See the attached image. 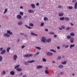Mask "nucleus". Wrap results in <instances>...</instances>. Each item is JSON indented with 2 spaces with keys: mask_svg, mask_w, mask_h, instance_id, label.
<instances>
[{
  "mask_svg": "<svg viewBox=\"0 0 77 77\" xmlns=\"http://www.w3.org/2000/svg\"><path fill=\"white\" fill-rule=\"evenodd\" d=\"M61 27L63 29H65V27L64 26H62Z\"/></svg>",
  "mask_w": 77,
  "mask_h": 77,
  "instance_id": "49530a36",
  "label": "nucleus"
},
{
  "mask_svg": "<svg viewBox=\"0 0 77 77\" xmlns=\"http://www.w3.org/2000/svg\"><path fill=\"white\" fill-rule=\"evenodd\" d=\"M17 71L19 72H21L22 71V69L20 68H18L16 69Z\"/></svg>",
  "mask_w": 77,
  "mask_h": 77,
  "instance_id": "2eb2a0df",
  "label": "nucleus"
},
{
  "mask_svg": "<svg viewBox=\"0 0 77 77\" xmlns=\"http://www.w3.org/2000/svg\"><path fill=\"white\" fill-rule=\"evenodd\" d=\"M70 35L71 36H74V35H75V34L73 32H71L70 34Z\"/></svg>",
  "mask_w": 77,
  "mask_h": 77,
  "instance_id": "6ab92c4d",
  "label": "nucleus"
},
{
  "mask_svg": "<svg viewBox=\"0 0 77 77\" xmlns=\"http://www.w3.org/2000/svg\"><path fill=\"white\" fill-rule=\"evenodd\" d=\"M35 62V60H32L30 61H28L27 62H25L24 63V64H25V65H27V66H28V65H29V63H33V62Z\"/></svg>",
  "mask_w": 77,
  "mask_h": 77,
  "instance_id": "f257e3e1",
  "label": "nucleus"
},
{
  "mask_svg": "<svg viewBox=\"0 0 77 77\" xmlns=\"http://www.w3.org/2000/svg\"><path fill=\"white\" fill-rule=\"evenodd\" d=\"M60 20H61L62 21L64 20H65V18L64 17H62L60 18Z\"/></svg>",
  "mask_w": 77,
  "mask_h": 77,
  "instance_id": "e433bc0d",
  "label": "nucleus"
},
{
  "mask_svg": "<svg viewBox=\"0 0 77 77\" xmlns=\"http://www.w3.org/2000/svg\"><path fill=\"white\" fill-rule=\"evenodd\" d=\"M68 8H69V9H72L73 7L72 6H68Z\"/></svg>",
  "mask_w": 77,
  "mask_h": 77,
  "instance_id": "4c0bfd02",
  "label": "nucleus"
},
{
  "mask_svg": "<svg viewBox=\"0 0 77 77\" xmlns=\"http://www.w3.org/2000/svg\"><path fill=\"white\" fill-rule=\"evenodd\" d=\"M68 47H69V45H66V46H65V48H68Z\"/></svg>",
  "mask_w": 77,
  "mask_h": 77,
  "instance_id": "8fccbe9b",
  "label": "nucleus"
},
{
  "mask_svg": "<svg viewBox=\"0 0 77 77\" xmlns=\"http://www.w3.org/2000/svg\"><path fill=\"white\" fill-rule=\"evenodd\" d=\"M20 65H17L15 67L14 69H16V68H19V67H20Z\"/></svg>",
  "mask_w": 77,
  "mask_h": 77,
  "instance_id": "7c9ffc66",
  "label": "nucleus"
},
{
  "mask_svg": "<svg viewBox=\"0 0 77 77\" xmlns=\"http://www.w3.org/2000/svg\"><path fill=\"white\" fill-rule=\"evenodd\" d=\"M5 73H6V71H4L2 72V74L3 75H4V74H5Z\"/></svg>",
  "mask_w": 77,
  "mask_h": 77,
  "instance_id": "a19ab883",
  "label": "nucleus"
},
{
  "mask_svg": "<svg viewBox=\"0 0 77 77\" xmlns=\"http://www.w3.org/2000/svg\"><path fill=\"white\" fill-rule=\"evenodd\" d=\"M21 18H22V16H21L20 15H17V18L19 20H20Z\"/></svg>",
  "mask_w": 77,
  "mask_h": 77,
  "instance_id": "4468645a",
  "label": "nucleus"
},
{
  "mask_svg": "<svg viewBox=\"0 0 77 77\" xmlns=\"http://www.w3.org/2000/svg\"><path fill=\"white\" fill-rule=\"evenodd\" d=\"M24 18H27V16L26 15V16H24Z\"/></svg>",
  "mask_w": 77,
  "mask_h": 77,
  "instance_id": "bf43d9fd",
  "label": "nucleus"
},
{
  "mask_svg": "<svg viewBox=\"0 0 77 77\" xmlns=\"http://www.w3.org/2000/svg\"><path fill=\"white\" fill-rule=\"evenodd\" d=\"M46 55L47 56H53V53L50 52H48L46 53Z\"/></svg>",
  "mask_w": 77,
  "mask_h": 77,
  "instance_id": "39448f33",
  "label": "nucleus"
},
{
  "mask_svg": "<svg viewBox=\"0 0 77 77\" xmlns=\"http://www.w3.org/2000/svg\"><path fill=\"white\" fill-rule=\"evenodd\" d=\"M29 26H31V27H33V26H34V24L32 23H30L29 24Z\"/></svg>",
  "mask_w": 77,
  "mask_h": 77,
  "instance_id": "f704fd0d",
  "label": "nucleus"
},
{
  "mask_svg": "<svg viewBox=\"0 0 77 77\" xmlns=\"http://www.w3.org/2000/svg\"><path fill=\"white\" fill-rule=\"evenodd\" d=\"M45 73H46V74H48L49 73L48 71V70H46L45 71Z\"/></svg>",
  "mask_w": 77,
  "mask_h": 77,
  "instance_id": "c03bdc74",
  "label": "nucleus"
},
{
  "mask_svg": "<svg viewBox=\"0 0 77 77\" xmlns=\"http://www.w3.org/2000/svg\"><path fill=\"white\" fill-rule=\"evenodd\" d=\"M42 60L43 61V62H47V60L45 58H43L42 59Z\"/></svg>",
  "mask_w": 77,
  "mask_h": 77,
  "instance_id": "bb28decb",
  "label": "nucleus"
},
{
  "mask_svg": "<svg viewBox=\"0 0 77 77\" xmlns=\"http://www.w3.org/2000/svg\"><path fill=\"white\" fill-rule=\"evenodd\" d=\"M63 8V6L61 5H59L58 7V8L59 9H60V8Z\"/></svg>",
  "mask_w": 77,
  "mask_h": 77,
  "instance_id": "ea45409f",
  "label": "nucleus"
},
{
  "mask_svg": "<svg viewBox=\"0 0 77 77\" xmlns=\"http://www.w3.org/2000/svg\"><path fill=\"white\" fill-rule=\"evenodd\" d=\"M35 12L34 11H33L31 10H28V12L29 13H32V12Z\"/></svg>",
  "mask_w": 77,
  "mask_h": 77,
  "instance_id": "b1692460",
  "label": "nucleus"
},
{
  "mask_svg": "<svg viewBox=\"0 0 77 77\" xmlns=\"http://www.w3.org/2000/svg\"><path fill=\"white\" fill-rule=\"evenodd\" d=\"M71 43H73L74 42V38H71L70 39Z\"/></svg>",
  "mask_w": 77,
  "mask_h": 77,
  "instance_id": "f3484780",
  "label": "nucleus"
},
{
  "mask_svg": "<svg viewBox=\"0 0 77 77\" xmlns=\"http://www.w3.org/2000/svg\"><path fill=\"white\" fill-rule=\"evenodd\" d=\"M23 75V73L21 72L20 74L19 75V76H21V75Z\"/></svg>",
  "mask_w": 77,
  "mask_h": 77,
  "instance_id": "052dcab7",
  "label": "nucleus"
},
{
  "mask_svg": "<svg viewBox=\"0 0 77 77\" xmlns=\"http://www.w3.org/2000/svg\"><path fill=\"white\" fill-rule=\"evenodd\" d=\"M66 63H67V62L66 61H65L64 62H62L61 64L63 65H65Z\"/></svg>",
  "mask_w": 77,
  "mask_h": 77,
  "instance_id": "cd10ccee",
  "label": "nucleus"
},
{
  "mask_svg": "<svg viewBox=\"0 0 77 77\" xmlns=\"http://www.w3.org/2000/svg\"><path fill=\"white\" fill-rule=\"evenodd\" d=\"M43 68V66L41 65L38 66H37V69H40V68Z\"/></svg>",
  "mask_w": 77,
  "mask_h": 77,
  "instance_id": "f8f14e48",
  "label": "nucleus"
},
{
  "mask_svg": "<svg viewBox=\"0 0 77 77\" xmlns=\"http://www.w3.org/2000/svg\"><path fill=\"white\" fill-rule=\"evenodd\" d=\"M51 38H49L48 39H46V41L47 43H49V42H51Z\"/></svg>",
  "mask_w": 77,
  "mask_h": 77,
  "instance_id": "9b49d317",
  "label": "nucleus"
},
{
  "mask_svg": "<svg viewBox=\"0 0 77 77\" xmlns=\"http://www.w3.org/2000/svg\"><path fill=\"white\" fill-rule=\"evenodd\" d=\"M6 53V50L4 49L1 52V54H5Z\"/></svg>",
  "mask_w": 77,
  "mask_h": 77,
  "instance_id": "9d476101",
  "label": "nucleus"
},
{
  "mask_svg": "<svg viewBox=\"0 0 77 77\" xmlns=\"http://www.w3.org/2000/svg\"><path fill=\"white\" fill-rule=\"evenodd\" d=\"M44 21H47V20H48V18L45 17L44 18Z\"/></svg>",
  "mask_w": 77,
  "mask_h": 77,
  "instance_id": "58836bf2",
  "label": "nucleus"
},
{
  "mask_svg": "<svg viewBox=\"0 0 77 77\" xmlns=\"http://www.w3.org/2000/svg\"><path fill=\"white\" fill-rule=\"evenodd\" d=\"M36 56H37L36 54H35L34 55V57H36Z\"/></svg>",
  "mask_w": 77,
  "mask_h": 77,
  "instance_id": "13d9d810",
  "label": "nucleus"
},
{
  "mask_svg": "<svg viewBox=\"0 0 77 77\" xmlns=\"http://www.w3.org/2000/svg\"><path fill=\"white\" fill-rule=\"evenodd\" d=\"M33 56V54H27L26 55H25L23 56V57H31Z\"/></svg>",
  "mask_w": 77,
  "mask_h": 77,
  "instance_id": "7ed1b4c3",
  "label": "nucleus"
},
{
  "mask_svg": "<svg viewBox=\"0 0 77 77\" xmlns=\"http://www.w3.org/2000/svg\"><path fill=\"white\" fill-rule=\"evenodd\" d=\"M50 51H52L54 53H57V52H56V51L54 49H50Z\"/></svg>",
  "mask_w": 77,
  "mask_h": 77,
  "instance_id": "aec40b11",
  "label": "nucleus"
},
{
  "mask_svg": "<svg viewBox=\"0 0 77 77\" xmlns=\"http://www.w3.org/2000/svg\"><path fill=\"white\" fill-rule=\"evenodd\" d=\"M44 23L43 22L41 24V26L42 27V26H44Z\"/></svg>",
  "mask_w": 77,
  "mask_h": 77,
  "instance_id": "79ce46f5",
  "label": "nucleus"
},
{
  "mask_svg": "<svg viewBox=\"0 0 77 77\" xmlns=\"http://www.w3.org/2000/svg\"><path fill=\"white\" fill-rule=\"evenodd\" d=\"M19 14L23 16V12H20L19 13Z\"/></svg>",
  "mask_w": 77,
  "mask_h": 77,
  "instance_id": "a18cd8bd",
  "label": "nucleus"
},
{
  "mask_svg": "<svg viewBox=\"0 0 77 77\" xmlns=\"http://www.w3.org/2000/svg\"><path fill=\"white\" fill-rule=\"evenodd\" d=\"M10 74L12 75H15V72L14 71H11L10 72Z\"/></svg>",
  "mask_w": 77,
  "mask_h": 77,
  "instance_id": "ddd939ff",
  "label": "nucleus"
},
{
  "mask_svg": "<svg viewBox=\"0 0 77 77\" xmlns=\"http://www.w3.org/2000/svg\"><path fill=\"white\" fill-rule=\"evenodd\" d=\"M8 8H6L5 10V11L4 13V14H6V12H7L8 11Z\"/></svg>",
  "mask_w": 77,
  "mask_h": 77,
  "instance_id": "473e14b6",
  "label": "nucleus"
},
{
  "mask_svg": "<svg viewBox=\"0 0 77 77\" xmlns=\"http://www.w3.org/2000/svg\"><path fill=\"white\" fill-rule=\"evenodd\" d=\"M2 50H3V47L1 48L0 49V51H2Z\"/></svg>",
  "mask_w": 77,
  "mask_h": 77,
  "instance_id": "09e8293b",
  "label": "nucleus"
},
{
  "mask_svg": "<svg viewBox=\"0 0 77 77\" xmlns=\"http://www.w3.org/2000/svg\"><path fill=\"white\" fill-rule=\"evenodd\" d=\"M24 47H25V46L23 45L22 46L21 48H22L23 49Z\"/></svg>",
  "mask_w": 77,
  "mask_h": 77,
  "instance_id": "6e6d98bb",
  "label": "nucleus"
},
{
  "mask_svg": "<svg viewBox=\"0 0 77 77\" xmlns=\"http://www.w3.org/2000/svg\"><path fill=\"white\" fill-rule=\"evenodd\" d=\"M31 7L33 9H34V8H35V4H31Z\"/></svg>",
  "mask_w": 77,
  "mask_h": 77,
  "instance_id": "a211bd4d",
  "label": "nucleus"
},
{
  "mask_svg": "<svg viewBox=\"0 0 77 77\" xmlns=\"http://www.w3.org/2000/svg\"><path fill=\"white\" fill-rule=\"evenodd\" d=\"M75 46V44L71 45L70 46V48H72L74 47Z\"/></svg>",
  "mask_w": 77,
  "mask_h": 77,
  "instance_id": "5701e85b",
  "label": "nucleus"
},
{
  "mask_svg": "<svg viewBox=\"0 0 77 77\" xmlns=\"http://www.w3.org/2000/svg\"><path fill=\"white\" fill-rule=\"evenodd\" d=\"M3 60V57L2 56H0V62H2Z\"/></svg>",
  "mask_w": 77,
  "mask_h": 77,
  "instance_id": "72a5a7b5",
  "label": "nucleus"
},
{
  "mask_svg": "<svg viewBox=\"0 0 77 77\" xmlns=\"http://www.w3.org/2000/svg\"><path fill=\"white\" fill-rule=\"evenodd\" d=\"M49 34H51V35H54V33L53 32H49Z\"/></svg>",
  "mask_w": 77,
  "mask_h": 77,
  "instance_id": "37998d69",
  "label": "nucleus"
},
{
  "mask_svg": "<svg viewBox=\"0 0 77 77\" xmlns=\"http://www.w3.org/2000/svg\"><path fill=\"white\" fill-rule=\"evenodd\" d=\"M41 42L43 43H45L46 42V38L45 37H43L42 38Z\"/></svg>",
  "mask_w": 77,
  "mask_h": 77,
  "instance_id": "20e7f679",
  "label": "nucleus"
},
{
  "mask_svg": "<svg viewBox=\"0 0 77 77\" xmlns=\"http://www.w3.org/2000/svg\"><path fill=\"white\" fill-rule=\"evenodd\" d=\"M45 31L46 32H48V29H45Z\"/></svg>",
  "mask_w": 77,
  "mask_h": 77,
  "instance_id": "4d7b16f0",
  "label": "nucleus"
},
{
  "mask_svg": "<svg viewBox=\"0 0 77 77\" xmlns=\"http://www.w3.org/2000/svg\"><path fill=\"white\" fill-rule=\"evenodd\" d=\"M17 59V55H14L13 57V59L14 60H16Z\"/></svg>",
  "mask_w": 77,
  "mask_h": 77,
  "instance_id": "1a4fd4ad",
  "label": "nucleus"
},
{
  "mask_svg": "<svg viewBox=\"0 0 77 77\" xmlns=\"http://www.w3.org/2000/svg\"><path fill=\"white\" fill-rule=\"evenodd\" d=\"M64 14L63 13H61L59 14V17H62L63 15Z\"/></svg>",
  "mask_w": 77,
  "mask_h": 77,
  "instance_id": "393cba45",
  "label": "nucleus"
},
{
  "mask_svg": "<svg viewBox=\"0 0 77 77\" xmlns=\"http://www.w3.org/2000/svg\"><path fill=\"white\" fill-rule=\"evenodd\" d=\"M57 49H60V46H57Z\"/></svg>",
  "mask_w": 77,
  "mask_h": 77,
  "instance_id": "338daca9",
  "label": "nucleus"
},
{
  "mask_svg": "<svg viewBox=\"0 0 77 77\" xmlns=\"http://www.w3.org/2000/svg\"><path fill=\"white\" fill-rule=\"evenodd\" d=\"M23 23L21 21L17 23L18 26H22L23 25Z\"/></svg>",
  "mask_w": 77,
  "mask_h": 77,
  "instance_id": "423d86ee",
  "label": "nucleus"
},
{
  "mask_svg": "<svg viewBox=\"0 0 77 77\" xmlns=\"http://www.w3.org/2000/svg\"><path fill=\"white\" fill-rule=\"evenodd\" d=\"M62 59V57L61 56H58L57 57V60H60Z\"/></svg>",
  "mask_w": 77,
  "mask_h": 77,
  "instance_id": "c9c22d12",
  "label": "nucleus"
},
{
  "mask_svg": "<svg viewBox=\"0 0 77 77\" xmlns=\"http://www.w3.org/2000/svg\"><path fill=\"white\" fill-rule=\"evenodd\" d=\"M20 41V39H17V42H19Z\"/></svg>",
  "mask_w": 77,
  "mask_h": 77,
  "instance_id": "5fc2aeb1",
  "label": "nucleus"
},
{
  "mask_svg": "<svg viewBox=\"0 0 77 77\" xmlns=\"http://www.w3.org/2000/svg\"><path fill=\"white\" fill-rule=\"evenodd\" d=\"M24 35L25 38H27V34H25Z\"/></svg>",
  "mask_w": 77,
  "mask_h": 77,
  "instance_id": "3c124183",
  "label": "nucleus"
},
{
  "mask_svg": "<svg viewBox=\"0 0 77 77\" xmlns=\"http://www.w3.org/2000/svg\"><path fill=\"white\" fill-rule=\"evenodd\" d=\"M11 48L8 47L7 49V51L8 53H9V50H10Z\"/></svg>",
  "mask_w": 77,
  "mask_h": 77,
  "instance_id": "c756f323",
  "label": "nucleus"
},
{
  "mask_svg": "<svg viewBox=\"0 0 77 77\" xmlns=\"http://www.w3.org/2000/svg\"><path fill=\"white\" fill-rule=\"evenodd\" d=\"M35 48H37V49H38L39 50H41V48L40 47H35Z\"/></svg>",
  "mask_w": 77,
  "mask_h": 77,
  "instance_id": "c85d7f7f",
  "label": "nucleus"
},
{
  "mask_svg": "<svg viewBox=\"0 0 77 77\" xmlns=\"http://www.w3.org/2000/svg\"><path fill=\"white\" fill-rule=\"evenodd\" d=\"M65 20L66 21H69L70 20V19L69 17H66L65 18Z\"/></svg>",
  "mask_w": 77,
  "mask_h": 77,
  "instance_id": "dca6fc26",
  "label": "nucleus"
},
{
  "mask_svg": "<svg viewBox=\"0 0 77 77\" xmlns=\"http://www.w3.org/2000/svg\"><path fill=\"white\" fill-rule=\"evenodd\" d=\"M8 34H9V35H12V32H11V31L8 30L7 31Z\"/></svg>",
  "mask_w": 77,
  "mask_h": 77,
  "instance_id": "6e6552de",
  "label": "nucleus"
},
{
  "mask_svg": "<svg viewBox=\"0 0 77 77\" xmlns=\"http://www.w3.org/2000/svg\"><path fill=\"white\" fill-rule=\"evenodd\" d=\"M31 35H35V36H38V35L37 34H35V33L32 32H31Z\"/></svg>",
  "mask_w": 77,
  "mask_h": 77,
  "instance_id": "412c9836",
  "label": "nucleus"
},
{
  "mask_svg": "<svg viewBox=\"0 0 77 77\" xmlns=\"http://www.w3.org/2000/svg\"><path fill=\"white\" fill-rule=\"evenodd\" d=\"M76 2V3L75 4V6L74 8H75V9H77V2H76V0H72V3H74Z\"/></svg>",
  "mask_w": 77,
  "mask_h": 77,
  "instance_id": "f03ea898",
  "label": "nucleus"
},
{
  "mask_svg": "<svg viewBox=\"0 0 77 77\" xmlns=\"http://www.w3.org/2000/svg\"><path fill=\"white\" fill-rule=\"evenodd\" d=\"M27 77V75H23L22 77Z\"/></svg>",
  "mask_w": 77,
  "mask_h": 77,
  "instance_id": "864d4df0",
  "label": "nucleus"
},
{
  "mask_svg": "<svg viewBox=\"0 0 77 77\" xmlns=\"http://www.w3.org/2000/svg\"><path fill=\"white\" fill-rule=\"evenodd\" d=\"M58 68H60V69H62L63 68V66L62 65H60L58 66Z\"/></svg>",
  "mask_w": 77,
  "mask_h": 77,
  "instance_id": "4be33fe9",
  "label": "nucleus"
},
{
  "mask_svg": "<svg viewBox=\"0 0 77 77\" xmlns=\"http://www.w3.org/2000/svg\"><path fill=\"white\" fill-rule=\"evenodd\" d=\"M37 6H39V3H37L36 4Z\"/></svg>",
  "mask_w": 77,
  "mask_h": 77,
  "instance_id": "774afa93",
  "label": "nucleus"
},
{
  "mask_svg": "<svg viewBox=\"0 0 77 77\" xmlns=\"http://www.w3.org/2000/svg\"><path fill=\"white\" fill-rule=\"evenodd\" d=\"M67 38L68 39H71V37L69 35H67Z\"/></svg>",
  "mask_w": 77,
  "mask_h": 77,
  "instance_id": "2f4dec72",
  "label": "nucleus"
},
{
  "mask_svg": "<svg viewBox=\"0 0 77 77\" xmlns=\"http://www.w3.org/2000/svg\"><path fill=\"white\" fill-rule=\"evenodd\" d=\"M20 35H24V34L23 33H20Z\"/></svg>",
  "mask_w": 77,
  "mask_h": 77,
  "instance_id": "0e129e2a",
  "label": "nucleus"
},
{
  "mask_svg": "<svg viewBox=\"0 0 77 77\" xmlns=\"http://www.w3.org/2000/svg\"><path fill=\"white\" fill-rule=\"evenodd\" d=\"M59 29L60 30H62V29L61 28H59Z\"/></svg>",
  "mask_w": 77,
  "mask_h": 77,
  "instance_id": "e2e57ef3",
  "label": "nucleus"
},
{
  "mask_svg": "<svg viewBox=\"0 0 77 77\" xmlns=\"http://www.w3.org/2000/svg\"><path fill=\"white\" fill-rule=\"evenodd\" d=\"M63 74V72H61L60 73V74H61V75H62Z\"/></svg>",
  "mask_w": 77,
  "mask_h": 77,
  "instance_id": "680f3d73",
  "label": "nucleus"
},
{
  "mask_svg": "<svg viewBox=\"0 0 77 77\" xmlns=\"http://www.w3.org/2000/svg\"><path fill=\"white\" fill-rule=\"evenodd\" d=\"M35 54H36V55L37 56V55H38V54H39V52H37Z\"/></svg>",
  "mask_w": 77,
  "mask_h": 77,
  "instance_id": "603ef678",
  "label": "nucleus"
},
{
  "mask_svg": "<svg viewBox=\"0 0 77 77\" xmlns=\"http://www.w3.org/2000/svg\"><path fill=\"white\" fill-rule=\"evenodd\" d=\"M25 26L26 27H27V28H28V29H32V28L30 26H27L26 25H25Z\"/></svg>",
  "mask_w": 77,
  "mask_h": 77,
  "instance_id": "a878e982",
  "label": "nucleus"
},
{
  "mask_svg": "<svg viewBox=\"0 0 77 77\" xmlns=\"http://www.w3.org/2000/svg\"><path fill=\"white\" fill-rule=\"evenodd\" d=\"M4 36H5V37H7L8 38L10 37V35H9V34L8 33H5L4 34Z\"/></svg>",
  "mask_w": 77,
  "mask_h": 77,
  "instance_id": "0eeeda50",
  "label": "nucleus"
},
{
  "mask_svg": "<svg viewBox=\"0 0 77 77\" xmlns=\"http://www.w3.org/2000/svg\"><path fill=\"white\" fill-rule=\"evenodd\" d=\"M70 24L72 26H74V24L72 23H71Z\"/></svg>",
  "mask_w": 77,
  "mask_h": 77,
  "instance_id": "69168bd1",
  "label": "nucleus"
},
{
  "mask_svg": "<svg viewBox=\"0 0 77 77\" xmlns=\"http://www.w3.org/2000/svg\"><path fill=\"white\" fill-rule=\"evenodd\" d=\"M66 30H69V29H70V27H68L67 28H66Z\"/></svg>",
  "mask_w": 77,
  "mask_h": 77,
  "instance_id": "de8ad7c7",
  "label": "nucleus"
}]
</instances>
